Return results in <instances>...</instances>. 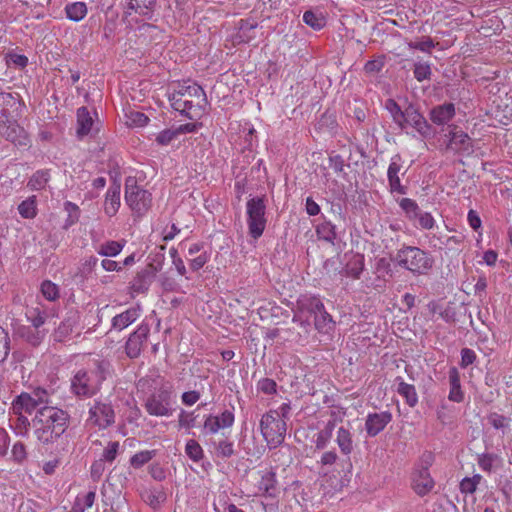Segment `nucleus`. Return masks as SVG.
<instances>
[{"mask_svg": "<svg viewBox=\"0 0 512 512\" xmlns=\"http://www.w3.org/2000/svg\"><path fill=\"white\" fill-rule=\"evenodd\" d=\"M260 430L270 449L280 446L285 439L287 425L279 412L270 410L260 420Z\"/></svg>", "mask_w": 512, "mask_h": 512, "instance_id": "3", "label": "nucleus"}, {"mask_svg": "<svg viewBox=\"0 0 512 512\" xmlns=\"http://www.w3.org/2000/svg\"><path fill=\"white\" fill-rule=\"evenodd\" d=\"M32 396L35 398V402L40 407L42 406H50V395L47 390L37 387L32 392Z\"/></svg>", "mask_w": 512, "mask_h": 512, "instance_id": "56", "label": "nucleus"}, {"mask_svg": "<svg viewBox=\"0 0 512 512\" xmlns=\"http://www.w3.org/2000/svg\"><path fill=\"white\" fill-rule=\"evenodd\" d=\"M256 27V23L249 22L248 20H241L238 34V38L240 39V41L248 42L250 37L247 35V33L254 30Z\"/></svg>", "mask_w": 512, "mask_h": 512, "instance_id": "58", "label": "nucleus"}, {"mask_svg": "<svg viewBox=\"0 0 512 512\" xmlns=\"http://www.w3.org/2000/svg\"><path fill=\"white\" fill-rule=\"evenodd\" d=\"M171 107L194 120L201 117L207 104L206 94L203 88L196 84H178L177 89L169 94Z\"/></svg>", "mask_w": 512, "mask_h": 512, "instance_id": "2", "label": "nucleus"}, {"mask_svg": "<svg viewBox=\"0 0 512 512\" xmlns=\"http://www.w3.org/2000/svg\"><path fill=\"white\" fill-rule=\"evenodd\" d=\"M406 125L414 127L424 137H429L432 133V126L413 105H409L404 110L399 127L403 129Z\"/></svg>", "mask_w": 512, "mask_h": 512, "instance_id": "12", "label": "nucleus"}, {"mask_svg": "<svg viewBox=\"0 0 512 512\" xmlns=\"http://www.w3.org/2000/svg\"><path fill=\"white\" fill-rule=\"evenodd\" d=\"M166 500V494L163 491L149 492L145 501L154 509L161 506Z\"/></svg>", "mask_w": 512, "mask_h": 512, "instance_id": "57", "label": "nucleus"}, {"mask_svg": "<svg viewBox=\"0 0 512 512\" xmlns=\"http://www.w3.org/2000/svg\"><path fill=\"white\" fill-rule=\"evenodd\" d=\"M50 180L49 170H38L29 179L27 186L31 190H42Z\"/></svg>", "mask_w": 512, "mask_h": 512, "instance_id": "32", "label": "nucleus"}, {"mask_svg": "<svg viewBox=\"0 0 512 512\" xmlns=\"http://www.w3.org/2000/svg\"><path fill=\"white\" fill-rule=\"evenodd\" d=\"M364 269V258L362 255L356 254L351 257V259L347 262L344 273L347 277H351L353 279H359L360 275Z\"/></svg>", "mask_w": 512, "mask_h": 512, "instance_id": "30", "label": "nucleus"}, {"mask_svg": "<svg viewBox=\"0 0 512 512\" xmlns=\"http://www.w3.org/2000/svg\"><path fill=\"white\" fill-rule=\"evenodd\" d=\"M203 429L210 434L217 433L222 429L219 420L214 415H208L204 421Z\"/></svg>", "mask_w": 512, "mask_h": 512, "instance_id": "60", "label": "nucleus"}, {"mask_svg": "<svg viewBox=\"0 0 512 512\" xmlns=\"http://www.w3.org/2000/svg\"><path fill=\"white\" fill-rule=\"evenodd\" d=\"M399 205L402 208V210L405 212L407 217H409L410 219L416 220L418 215H420V208H419L418 204L410 198L401 199Z\"/></svg>", "mask_w": 512, "mask_h": 512, "instance_id": "44", "label": "nucleus"}, {"mask_svg": "<svg viewBox=\"0 0 512 512\" xmlns=\"http://www.w3.org/2000/svg\"><path fill=\"white\" fill-rule=\"evenodd\" d=\"M119 442L118 441H110L107 447L104 449L102 457L100 458L104 462L112 463L118 454L119 450Z\"/></svg>", "mask_w": 512, "mask_h": 512, "instance_id": "54", "label": "nucleus"}, {"mask_svg": "<svg viewBox=\"0 0 512 512\" xmlns=\"http://www.w3.org/2000/svg\"><path fill=\"white\" fill-rule=\"evenodd\" d=\"M297 307L300 312H306L315 316L324 309V304L316 296H301L297 301Z\"/></svg>", "mask_w": 512, "mask_h": 512, "instance_id": "25", "label": "nucleus"}, {"mask_svg": "<svg viewBox=\"0 0 512 512\" xmlns=\"http://www.w3.org/2000/svg\"><path fill=\"white\" fill-rule=\"evenodd\" d=\"M385 108L391 114L393 121L399 126L400 122L403 120L404 110L401 109L394 99H387Z\"/></svg>", "mask_w": 512, "mask_h": 512, "instance_id": "48", "label": "nucleus"}, {"mask_svg": "<svg viewBox=\"0 0 512 512\" xmlns=\"http://www.w3.org/2000/svg\"><path fill=\"white\" fill-rule=\"evenodd\" d=\"M125 201L135 214L143 216L152 206V195L137 185L134 177H128L125 180Z\"/></svg>", "mask_w": 512, "mask_h": 512, "instance_id": "5", "label": "nucleus"}, {"mask_svg": "<svg viewBox=\"0 0 512 512\" xmlns=\"http://www.w3.org/2000/svg\"><path fill=\"white\" fill-rule=\"evenodd\" d=\"M10 352V337L8 332L0 326V364L3 363Z\"/></svg>", "mask_w": 512, "mask_h": 512, "instance_id": "49", "label": "nucleus"}, {"mask_svg": "<svg viewBox=\"0 0 512 512\" xmlns=\"http://www.w3.org/2000/svg\"><path fill=\"white\" fill-rule=\"evenodd\" d=\"M195 419L196 417L193 415V413H187L186 411L182 410L178 417V423L181 428L190 429L194 427Z\"/></svg>", "mask_w": 512, "mask_h": 512, "instance_id": "63", "label": "nucleus"}, {"mask_svg": "<svg viewBox=\"0 0 512 512\" xmlns=\"http://www.w3.org/2000/svg\"><path fill=\"white\" fill-rule=\"evenodd\" d=\"M48 332L47 328L36 329L31 326H22L18 329L20 338L33 347H38Z\"/></svg>", "mask_w": 512, "mask_h": 512, "instance_id": "20", "label": "nucleus"}, {"mask_svg": "<svg viewBox=\"0 0 512 512\" xmlns=\"http://www.w3.org/2000/svg\"><path fill=\"white\" fill-rule=\"evenodd\" d=\"M215 445L216 455L221 458H230L235 454L234 443L227 437L219 440Z\"/></svg>", "mask_w": 512, "mask_h": 512, "instance_id": "41", "label": "nucleus"}, {"mask_svg": "<svg viewBox=\"0 0 512 512\" xmlns=\"http://www.w3.org/2000/svg\"><path fill=\"white\" fill-rule=\"evenodd\" d=\"M397 392L406 400L410 407H414L418 402V396L414 385L400 381Z\"/></svg>", "mask_w": 512, "mask_h": 512, "instance_id": "35", "label": "nucleus"}, {"mask_svg": "<svg viewBox=\"0 0 512 512\" xmlns=\"http://www.w3.org/2000/svg\"><path fill=\"white\" fill-rule=\"evenodd\" d=\"M96 498V491L91 490L87 492L83 497L78 496L73 505V512H85L86 509L93 506Z\"/></svg>", "mask_w": 512, "mask_h": 512, "instance_id": "39", "label": "nucleus"}, {"mask_svg": "<svg viewBox=\"0 0 512 512\" xmlns=\"http://www.w3.org/2000/svg\"><path fill=\"white\" fill-rule=\"evenodd\" d=\"M77 135L79 138L86 136L92 128L93 119L87 107L82 106L77 110Z\"/></svg>", "mask_w": 512, "mask_h": 512, "instance_id": "26", "label": "nucleus"}, {"mask_svg": "<svg viewBox=\"0 0 512 512\" xmlns=\"http://www.w3.org/2000/svg\"><path fill=\"white\" fill-rule=\"evenodd\" d=\"M125 243H126L125 240L107 241V242L103 243L102 245H100L97 252L101 256L115 257L122 251V249L125 246Z\"/></svg>", "mask_w": 512, "mask_h": 512, "instance_id": "36", "label": "nucleus"}, {"mask_svg": "<svg viewBox=\"0 0 512 512\" xmlns=\"http://www.w3.org/2000/svg\"><path fill=\"white\" fill-rule=\"evenodd\" d=\"M0 134L8 141L19 146L28 144V135L26 131L18 125L16 118L8 121H0Z\"/></svg>", "mask_w": 512, "mask_h": 512, "instance_id": "13", "label": "nucleus"}, {"mask_svg": "<svg viewBox=\"0 0 512 512\" xmlns=\"http://www.w3.org/2000/svg\"><path fill=\"white\" fill-rule=\"evenodd\" d=\"M65 13L69 20L81 21L87 14V6L84 2H73L65 6Z\"/></svg>", "mask_w": 512, "mask_h": 512, "instance_id": "31", "label": "nucleus"}, {"mask_svg": "<svg viewBox=\"0 0 512 512\" xmlns=\"http://www.w3.org/2000/svg\"><path fill=\"white\" fill-rule=\"evenodd\" d=\"M149 333V325L142 323L132 334H130L125 344V352L129 358L134 359L140 356L143 346L147 342Z\"/></svg>", "mask_w": 512, "mask_h": 512, "instance_id": "11", "label": "nucleus"}, {"mask_svg": "<svg viewBox=\"0 0 512 512\" xmlns=\"http://www.w3.org/2000/svg\"><path fill=\"white\" fill-rule=\"evenodd\" d=\"M154 456H155L154 450L140 451L131 457L130 464L134 468H140L144 464L148 463Z\"/></svg>", "mask_w": 512, "mask_h": 512, "instance_id": "47", "label": "nucleus"}, {"mask_svg": "<svg viewBox=\"0 0 512 512\" xmlns=\"http://www.w3.org/2000/svg\"><path fill=\"white\" fill-rule=\"evenodd\" d=\"M145 409L152 416H169L172 413L171 392L160 388L153 392L145 401Z\"/></svg>", "mask_w": 512, "mask_h": 512, "instance_id": "7", "label": "nucleus"}, {"mask_svg": "<svg viewBox=\"0 0 512 512\" xmlns=\"http://www.w3.org/2000/svg\"><path fill=\"white\" fill-rule=\"evenodd\" d=\"M317 235L320 239L333 243L337 237L335 226L330 222H323L317 226Z\"/></svg>", "mask_w": 512, "mask_h": 512, "instance_id": "42", "label": "nucleus"}, {"mask_svg": "<svg viewBox=\"0 0 512 512\" xmlns=\"http://www.w3.org/2000/svg\"><path fill=\"white\" fill-rule=\"evenodd\" d=\"M100 389L87 370H79L71 380V390L79 397H92Z\"/></svg>", "mask_w": 512, "mask_h": 512, "instance_id": "9", "label": "nucleus"}, {"mask_svg": "<svg viewBox=\"0 0 512 512\" xmlns=\"http://www.w3.org/2000/svg\"><path fill=\"white\" fill-rule=\"evenodd\" d=\"M105 462L101 459L95 460L91 465V478L94 482H98L105 472Z\"/></svg>", "mask_w": 512, "mask_h": 512, "instance_id": "59", "label": "nucleus"}, {"mask_svg": "<svg viewBox=\"0 0 512 512\" xmlns=\"http://www.w3.org/2000/svg\"><path fill=\"white\" fill-rule=\"evenodd\" d=\"M41 291L43 296L49 301H54L59 297L58 286L51 281H44L41 285Z\"/></svg>", "mask_w": 512, "mask_h": 512, "instance_id": "52", "label": "nucleus"}, {"mask_svg": "<svg viewBox=\"0 0 512 512\" xmlns=\"http://www.w3.org/2000/svg\"><path fill=\"white\" fill-rule=\"evenodd\" d=\"M14 410L24 409L26 412L31 413L33 410H38L39 406L35 402V398L32 393H21L17 396L14 403Z\"/></svg>", "mask_w": 512, "mask_h": 512, "instance_id": "33", "label": "nucleus"}, {"mask_svg": "<svg viewBox=\"0 0 512 512\" xmlns=\"http://www.w3.org/2000/svg\"><path fill=\"white\" fill-rule=\"evenodd\" d=\"M28 321L31 323V327L36 329L45 328L46 324H50L53 315H50L47 311L39 308H33L27 312Z\"/></svg>", "mask_w": 512, "mask_h": 512, "instance_id": "27", "label": "nucleus"}, {"mask_svg": "<svg viewBox=\"0 0 512 512\" xmlns=\"http://www.w3.org/2000/svg\"><path fill=\"white\" fill-rule=\"evenodd\" d=\"M276 387V382L270 378H263L258 382V389L268 395L276 393Z\"/></svg>", "mask_w": 512, "mask_h": 512, "instance_id": "62", "label": "nucleus"}, {"mask_svg": "<svg viewBox=\"0 0 512 512\" xmlns=\"http://www.w3.org/2000/svg\"><path fill=\"white\" fill-rule=\"evenodd\" d=\"M482 477L480 475H474L471 478H464L460 483V489L463 493H473L475 492L478 484L480 483Z\"/></svg>", "mask_w": 512, "mask_h": 512, "instance_id": "55", "label": "nucleus"}, {"mask_svg": "<svg viewBox=\"0 0 512 512\" xmlns=\"http://www.w3.org/2000/svg\"><path fill=\"white\" fill-rule=\"evenodd\" d=\"M430 120L434 126V132L442 133L448 124V103L434 107L430 111Z\"/></svg>", "mask_w": 512, "mask_h": 512, "instance_id": "22", "label": "nucleus"}, {"mask_svg": "<svg viewBox=\"0 0 512 512\" xmlns=\"http://www.w3.org/2000/svg\"><path fill=\"white\" fill-rule=\"evenodd\" d=\"M247 224L249 234L252 238L258 239L266 228V205L264 197H253L246 204Z\"/></svg>", "mask_w": 512, "mask_h": 512, "instance_id": "6", "label": "nucleus"}, {"mask_svg": "<svg viewBox=\"0 0 512 512\" xmlns=\"http://www.w3.org/2000/svg\"><path fill=\"white\" fill-rule=\"evenodd\" d=\"M126 116L127 124L130 126L143 127L149 121V118L140 111H130Z\"/></svg>", "mask_w": 512, "mask_h": 512, "instance_id": "50", "label": "nucleus"}, {"mask_svg": "<svg viewBox=\"0 0 512 512\" xmlns=\"http://www.w3.org/2000/svg\"><path fill=\"white\" fill-rule=\"evenodd\" d=\"M470 148V138L467 134L450 131V149L469 152Z\"/></svg>", "mask_w": 512, "mask_h": 512, "instance_id": "37", "label": "nucleus"}, {"mask_svg": "<svg viewBox=\"0 0 512 512\" xmlns=\"http://www.w3.org/2000/svg\"><path fill=\"white\" fill-rule=\"evenodd\" d=\"M430 66L424 63H416L414 67V76L418 81L427 79L430 75Z\"/></svg>", "mask_w": 512, "mask_h": 512, "instance_id": "64", "label": "nucleus"}, {"mask_svg": "<svg viewBox=\"0 0 512 512\" xmlns=\"http://www.w3.org/2000/svg\"><path fill=\"white\" fill-rule=\"evenodd\" d=\"M177 135H178V131L166 129V130L161 131L157 135L156 142L162 146L168 145Z\"/></svg>", "mask_w": 512, "mask_h": 512, "instance_id": "61", "label": "nucleus"}, {"mask_svg": "<svg viewBox=\"0 0 512 512\" xmlns=\"http://www.w3.org/2000/svg\"><path fill=\"white\" fill-rule=\"evenodd\" d=\"M12 460L17 464H22L27 459L26 447L22 442H16L11 450Z\"/></svg>", "mask_w": 512, "mask_h": 512, "instance_id": "53", "label": "nucleus"}, {"mask_svg": "<svg viewBox=\"0 0 512 512\" xmlns=\"http://www.w3.org/2000/svg\"><path fill=\"white\" fill-rule=\"evenodd\" d=\"M463 398L462 392L459 389L458 379L456 377V371L450 370V396L449 399L452 401L460 402Z\"/></svg>", "mask_w": 512, "mask_h": 512, "instance_id": "51", "label": "nucleus"}, {"mask_svg": "<svg viewBox=\"0 0 512 512\" xmlns=\"http://www.w3.org/2000/svg\"><path fill=\"white\" fill-rule=\"evenodd\" d=\"M79 312L77 310H70L66 317L60 322L57 328H55L53 337L55 341L62 342L67 338L79 323Z\"/></svg>", "mask_w": 512, "mask_h": 512, "instance_id": "16", "label": "nucleus"}, {"mask_svg": "<svg viewBox=\"0 0 512 512\" xmlns=\"http://www.w3.org/2000/svg\"><path fill=\"white\" fill-rule=\"evenodd\" d=\"M140 316L139 307H131L112 318V327L119 331L134 323Z\"/></svg>", "mask_w": 512, "mask_h": 512, "instance_id": "23", "label": "nucleus"}, {"mask_svg": "<svg viewBox=\"0 0 512 512\" xmlns=\"http://www.w3.org/2000/svg\"><path fill=\"white\" fill-rule=\"evenodd\" d=\"M19 214L25 219H33L37 215L36 196L22 201L18 206Z\"/></svg>", "mask_w": 512, "mask_h": 512, "instance_id": "40", "label": "nucleus"}, {"mask_svg": "<svg viewBox=\"0 0 512 512\" xmlns=\"http://www.w3.org/2000/svg\"><path fill=\"white\" fill-rule=\"evenodd\" d=\"M21 103L18 96L11 93H0V121H8V119L16 118L18 108Z\"/></svg>", "mask_w": 512, "mask_h": 512, "instance_id": "17", "label": "nucleus"}, {"mask_svg": "<svg viewBox=\"0 0 512 512\" xmlns=\"http://www.w3.org/2000/svg\"><path fill=\"white\" fill-rule=\"evenodd\" d=\"M157 0H127V9L142 16L150 17L155 9Z\"/></svg>", "mask_w": 512, "mask_h": 512, "instance_id": "28", "label": "nucleus"}, {"mask_svg": "<svg viewBox=\"0 0 512 512\" xmlns=\"http://www.w3.org/2000/svg\"><path fill=\"white\" fill-rule=\"evenodd\" d=\"M391 421L390 411L369 413L365 420V431L369 437H376Z\"/></svg>", "mask_w": 512, "mask_h": 512, "instance_id": "15", "label": "nucleus"}, {"mask_svg": "<svg viewBox=\"0 0 512 512\" xmlns=\"http://www.w3.org/2000/svg\"><path fill=\"white\" fill-rule=\"evenodd\" d=\"M94 368L88 373L97 382L101 388L102 383L107 379L112 371V365L107 359H96L94 360Z\"/></svg>", "mask_w": 512, "mask_h": 512, "instance_id": "24", "label": "nucleus"}, {"mask_svg": "<svg viewBox=\"0 0 512 512\" xmlns=\"http://www.w3.org/2000/svg\"><path fill=\"white\" fill-rule=\"evenodd\" d=\"M156 269L152 264H149L146 268L137 272L136 276L131 282L130 288L133 292L136 293H145L148 291L152 279L155 276Z\"/></svg>", "mask_w": 512, "mask_h": 512, "instance_id": "18", "label": "nucleus"}, {"mask_svg": "<svg viewBox=\"0 0 512 512\" xmlns=\"http://www.w3.org/2000/svg\"><path fill=\"white\" fill-rule=\"evenodd\" d=\"M400 160V155H395L392 158V161L388 167L387 177L390 186V191L392 193L397 192L399 194H405L406 188L401 185L400 178L398 176V173L400 172L401 169V165L399 164Z\"/></svg>", "mask_w": 512, "mask_h": 512, "instance_id": "19", "label": "nucleus"}, {"mask_svg": "<svg viewBox=\"0 0 512 512\" xmlns=\"http://www.w3.org/2000/svg\"><path fill=\"white\" fill-rule=\"evenodd\" d=\"M257 474L259 476L257 494L264 497L276 498L279 493L276 473L272 469H264L258 471Z\"/></svg>", "mask_w": 512, "mask_h": 512, "instance_id": "14", "label": "nucleus"}, {"mask_svg": "<svg viewBox=\"0 0 512 512\" xmlns=\"http://www.w3.org/2000/svg\"><path fill=\"white\" fill-rule=\"evenodd\" d=\"M89 421L100 429H106L115 422V412L110 403L95 401L89 409Z\"/></svg>", "mask_w": 512, "mask_h": 512, "instance_id": "8", "label": "nucleus"}, {"mask_svg": "<svg viewBox=\"0 0 512 512\" xmlns=\"http://www.w3.org/2000/svg\"><path fill=\"white\" fill-rule=\"evenodd\" d=\"M336 442L340 451L344 455H350L354 449L353 439L351 432L344 428L340 427L337 431Z\"/></svg>", "mask_w": 512, "mask_h": 512, "instance_id": "29", "label": "nucleus"}, {"mask_svg": "<svg viewBox=\"0 0 512 512\" xmlns=\"http://www.w3.org/2000/svg\"><path fill=\"white\" fill-rule=\"evenodd\" d=\"M31 423L26 416H23L21 413L13 420L11 427L14 429L16 434L20 436H26L29 431Z\"/></svg>", "mask_w": 512, "mask_h": 512, "instance_id": "46", "label": "nucleus"}, {"mask_svg": "<svg viewBox=\"0 0 512 512\" xmlns=\"http://www.w3.org/2000/svg\"><path fill=\"white\" fill-rule=\"evenodd\" d=\"M303 21L313 29L320 30L325 25V19L311 10L304 12Z\"/></svg>", "mask_w": 512, "mask_h": 512, "instance_id": "45", "label": "nucleus"}, {"mask_svg": "<svg viewBox=\"0 0 512 512\" xmlns=\"http://www.w3.org/2000/svg\"><path fill=\"white\" fill-rule=\"evenodd\" d=\"M120 191L121 185L119 182H114L106 193L104 210L108 216H114L120 207Z\"/></svg>", "mask_w": 512, "mask_h": 512, "instance_id": "21", "label": "nucleus"}, {"mask_svg": "<svg viewBox=\"0 0 512 512\" xmlns=\"http://www.w3.org/2000/svg\"><path fill=\"white\" fill-rule=\"evenodd\" d=\"M185 452L187 456L194 462H199L204 457V452L200 444L194 440L190 439L187 441L185 446Z\"/></svg>", "mask_w": 512, "mask_h": 512, "instance_id": "43", "label": "nucleus"}, {"mask_svg": "<svg viewBox=\"0 0 512 512\" xmlns=\"http://www.w3.org/2000/svg\"><path fill=\"white\" fill-rule=\"evenodd\" d=\"M394 261L414 274H423L432 266V260L417 247L408 246L400 249Z\"/></svg>", "mask_w": 512, "mask_h": 512, "instance_id": "4", "label": "nucleus"}, {"mask_svg": "<svg viewBox=\"0 0 512 512\" xmlns=\"http://www.w3.org/2000/svg\"><path fill=\"white\" fill-rule=\"evenodd\" d=\"M69 414L56 406H42L32 419L34 435L42 444H51L65 433L69 426Z\"/></svg>", "mask_w": 512, "mask_h": 512, "instance_id": "1", "label": "nucleus"}, {"mask_svg": "<svg viewBox=\"0 0 512 512\" xmlns=\"http://www.w3.org/2000/svg\"><path fill=\"white\" fill-rule=\"evenodd\" d=\"M423 459L426 466L417 467L412 473V488L419 496L428 494L434 487V481L428 470L432 456L431 454L424 455Z\"/></svg>", "mask_w": 512, "mask_h": 512, "instance_id": "10", "label": "nucleus"}, {"mask_svg": "<svg viewBox=\"0 0 512 512\" xmlns=\"http://www.w3.org/2000/svg\"><path fill=\"white\" fill-rule=\"evenodd\" d=\"M314 325L315 328L322 333H327L332 329V316L325 310V308L314 316Z\"/></svg>", "mask_w": 512, "mask_h": 512, "instance_id": "38", "label": "nucleus"}, {"mask_svg": "<svg viewBox=\"0 0 512 512\" xmlns=\"http://www.w3.org/2000/svg\"><path fill=\"white\" fill-rule=\"evenodd\" d=\"M336 421L335 420H329L325 427L321 429L318 434L315 441V447L319 450L324 449L329 442V440L332 438L333 430L335 428Z\"/></svg>", "mask_w": 512, "mask_h": 512, "instance_id": "34", "label": "nucleus"}]
</instances>
